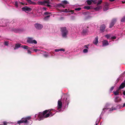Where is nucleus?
<instances>
[{"label":"nucleus","instance_id":"nucleus-1","mask_svg":"<svg viewBox=\"0 0 125 125\" xmlns=\"http://www.w3.org/2000/svg\"><path fill=\"white\" fill-rule=\"evenodd\" d=\"M52 110V109H50L49 110H45L43 111V113L40 112L38 114H36L35 116L36 117L37 116L38 120L39 121L43 119L44 118L51 117L54 115L55 113L53 114L51 112L46 114L45 115V114L47 113L48 111L49 112H51Z\"/></svg>","mask_w":125,"mask_h":125},{"label":"nucleus","instance_id":"nucleus-2","mask_svg":"<svg viewBox=\"0 0 125 125\" xmlns=\"http://www.w3.org/2000/svg\"><path fill=\"white\" fill-rule=\"evenodd\" d=\"M31 118L30 116L23 118L20 120L18 121L15 125H20V124L22 123H24V125H31L32 123Z\"/></svg>","mask_w":125,"mask_h":125},{"label":"nucleus","instance_id":"nucleus-3","mask_svg":"<svg viewBox=\"0 0 125 125\" xmlns=\"http://www.w3.org/2000/svg\"><path fill=\"white\" fill-rule=\"evenodd\" d=\"M116 110V108H113L112 107L111 105L109 104H107L104 108L103 109L101 115H103V113L105 111H106L108 113H110L113 111Z\"/></svg>","mask_w":125,"mask_h":125},{"label":"nucleus","instance_id":"nucleus-4","mask_svg":"<svg viewBox=\"0 0 125 125\" xmlns=\"http://www.w3.org/2000/svg\"><path fill=\"white\" fill-rule=\"evenodd\" d=\"M62 34V37L64 38L67 37L68 32L65 27L61 28Z\"/></svg>","mask_w":125,"mask_h":125},{"label":"nucleus","instance_id":"nucleus-5","mask_svg":"<svg viewBox=\"0 0 125 125\" xmlns=\"http://www.w3.org/2000/svg\"><path fill=\"white\" fill-rule=\"evenodd\" d=\"M21 45L19 43H17L15 44L14 49H17L20 47H22L23 49H30L27 46L24 45L22 47L21 46Z\"/></svg>","mask_w":125,"mask_h":125},{"label":"nucleus","instance_id":"nucleus-6","mask_svg":"<svg viewBox=\"0 0 125 125\" xmlns=\"http://www.w3.org/2000/svg\"><path fill=\"white\" fill-rule=\"evenodd\" d=\"M27 42L30 43H34L36 44L37 43V42L35 40H33L32 38L28 37L27 40Z\"/></svg>","mask_w":125,"mask_h":125},{"label":"nucleus","instance_id":"nucleus-7","mask_svg":"<svg viewBox=\"0 0 125 125\" xmlns=\"http://www.w3.org/2000/svg\"><path fill=\"white\" fill-rule=\"evenodd\" d=\"M22 10L24 11H30L31 10V8L27 6L23 7L22 8Z\"/></svg>","mask_w":125,"mask_h":125},{"label":"nucleus","instance_id":"nucleus-8","mask_svg":"<svg viewBox=\"0 0 125 125\" xmlns=\"http://www.w3.org/2000/svg\"><path fill=\"white\" fill-rule=\"evenodd\" d=\"M62 106V103L60 99H59L58 102L57 108L59 109L61 108Z\"/></svg>","mask_w":125,"mask_h":125},{"label":"nucleus","instance_id":"nucleus-9","mask_svg":"<svg viewBox=\"0 0 125 125\" xmlns=\"http://www.w3.org/2000/svg\"><path fill=\"white\" fill-rule=\"evenodd\" d=\"M35 28L38 29H41L42 28V26L40 24H35Z\"/></svg>","mask_w":125,"mask_h":125},{"label":"nucleus","instance_id":"nucleus-10","mask_svg":"<svg viewBox=\"0 0 125 125\" xmlns=\"http://www.w3.org/2000/svg\"><path fill=\"white\" fill-rule=\"evenodd\" d=\"M116 21L115 19H113L112 20L109 26L110 28H111L113 27L115 22Z\"/></svg>","mask_w":125,"mask_h":125},{"label":"nucleus","instance_id":"nucleus-11","mask_svg":"<svg viewBox=\"0 0 125 125\" xmlns=\"http://www.w3.org/2000/svg\"><path fill=\"white\" fill-rule=\"evenodd\" d=\"M38 3L39 5H44L45 4H49V2L46 1H39Z\"/></svg>","mask_w":125,"mask_h":125},{"label":"nucleus","instance_id":"nucleus-12","mask_svg":"<svg viewBox=\"0 0 125 125\" xmlns=\"http://www.w3.org/2000/svg\"><path fill=\"white\" fill-rule=\"evenodd\" d=\"M121 101V98L118 96L116 97L114 99V101L115 103H118Z\"/></svg>","mask_w":125,"mask_h":125},{"label":"nucleus","instance_id":"nucleus-13","mask_svg":"<svg viewBox=\"0 0 125 125\" xmlns=\"http://www.w3.org/2000/svg\"><path fill=\"white\" fill-rule=\"evenodd\" d=\"M105 28V25L104 24H102L101 25L100 28L101 31L102 32H103L104 31Z\"/></svg>","mask_w":125,"mask_h":125},{"label":"nucleus","instance_id":"nucleus-14","mask_svg":"<svg viewBox=\"0 0 125 125\" xmlns=\"http://www.w3.org/2000/svg\"><path fill=\"white\" fill-rule=\"evenodd\" d=\"M87 2V4L89 5H91L92 2H94V4L96 3V2L95 0H88Z\"/></svg>","mask_w":125,"mask_h":125},{"label":"nucleus","instance_id":"nucleus-15","mask_svg":"<svg viewBox=\"0 0 125 125\" xmlns=\"http://www.w3.org/2000/svg\"><path fill=\"white\" fill-rule=\"evenodd\" d=\"M98 37L97 36H96L93 41L94 44L95 45H97L98 42Z\"/></svg>","mask_w":125,"mask_h":125},{"label":"nucleus","instance_id":"nucleus-16","mask_svg":"<svg viewBox=\"0 0 125 125\" xmlns=\"http://www.w3.org/2000/svg\"><path fill=\"white\" fill-rule=\"evenodd\" d=\"M108 41L106 40H104L103 42V46H105L108 44Z\"/></svg>","mask_w":125,"mask_h":125},{"label":"nucleus","instance_id":"nucleus-17","mask_svg":"<svg viewBox=\"0 0 125 125\" xmlns=\"http://www.w3.org/2000/svg\"><path fill=\"white\" fill-rule=\"evenodd\" d=\"M125 87V83H122L120 85L119 89H122L124 88Z\"/></svg>","mask_w":125,"mask_h":125},{"label":"nucleus","instance_id":"nucleus-18","mask_svg":"<svg viewBox=\"0 0 125 125\" xmlns=\"http://www.w3.org/2000/svg\"><path fill=\"white\" fill-rule=\"evenodd\" d=\"M119 89H118L116 91H114L113 93L115 95H117L119 94Z\"/></svg>","mask_w":125,"mask_h":125},{"label":"nucleus","instance_id":"nucleus-19","mask_svg":"<svg viewBox=\"0 0 125 125\" xmlns=\"http://www.w3.org/2000/svg\"><path fill=\"white\" fill-rule=\"evenodd\" d=\"M125 106V103L123 104V106H121L120 105H119L117 106L116 107H115V108H116V109L117 108H119V109H121V108H122L123 107H124Z\"/></svg>","mask_w":125,"mask_h":125},{"label":"nucleus","instance_id":"nucleus-20","mask_svg":"<svg viewBox=\"0 0 125 125\" xmlns=\"http://www.w3.org/2000/svg\"><path fill=\"white\" fill-rule=\"evenodd\" d=\"M50 16V15H48L47 16L44 17L43 18L44 20L45 21H48L49 19V17Z\"/></svg>","mask_w":125,"mask_h":125},{"label":"nucleus","instance_id":"nucleus-21","mask_svg":"<svg viewBox=\"0 0 125 125\" xmlns=\"http://www.w3.org/2000/svg\"><path fill=\"white\" fill-rule=\"evenodd\" d=\"M105 37L107 39L110 38V40L111 37V34H107L105 35Z\"/></svg>","mask_w":125,"mask_h":125},{"label":"nucleus","instance_id":"nucleus-22","mask_svg":"<svg viewBox=\"0 0 125 125\" xmlns=\"http://www.w3.org/2000/svg\"><path fill=\"white\" fill-rule=\"evenodd\" d=\"M55 51L56 52H58L59 51H62L64 52L65 51V50L63 49H56L55 50Z\"/></svg>","mask_w":125,"mask_h":125},{"label":"nucleus","instance_id":"nucleus-23","mask_svg":"<svg viewBox=\"0 0 125 125\" xmlns=\"http://www.w3.org/2000/svg\"><path fill=\"white\" fill-rule=\"evenodd\" d=\"M102 8V7L101 6H98L95 8V9L97 10L100 9H101Z\"/></svg>","mask_w":125,"mask_h":125},{"label":"nucleus","instance_id":"nucleus-24","mask_svg":"<svg viewBox=\"0 0 125 125\" xmlns=\"http://www.w3.org/2000/svg\"><path fill=\"white\" fill-rule=\"evenodd\" d=\"M69 100L67 98H66L65 99V101L66 104L68 105L69 103Z\"/></svg>","mask_w":125,"mask_h":125},{"label":"nucleus","instance_id":"nucleus-25","mask_svg":"<svg viewBox=\"0 0 125 125\" xmlns=\"http://www.w3.org/2000/svg\"><path fill=\"white\" fill-rule=\"evenodd\" d=\"M84 8L85 9H86L88 10H89L91 8L90 7L88 6H85Z\"/></svg>","mask_w":125,"mask_h":125},{"label":"nucleus","instance_id":"nucleus-26","mask_svg":"<svg viewBox=\"0 0 125 125\" xmlns=\"http://www.w3.org/2000/svg\"><path fill=\"white\" fill-rule=\"evenodd\" d=\"M62 3H63V4H67L68 3V2L66 0H64L62 1Z\"/></svg>","mask_w":125,"mask_h":125},{"label":"nucleus","instance_id":"nucleus-27","mask_svg":"<svg viewBox=\"0 0 125 125\" xmlns=\"http://www.w3.org/2000/svg\"><path fill=\"white\" fill-rule=\"evenodd\" d=\"M121 21L122 22L125 21V16L123 17L121 20Z\"/></svg>","mask_w":125,"mask_h":125},{"label":"nucleus","instance_id":"nucleus-28","mask_svg":"<svg viewBox=\"0 0 125 125\" xmlns=\"http://www.w3.org/2000/svg\"><path fill=\"white\" fill-rule=\"evenodd\" d=\"M102 2V0H99L97 3V5H98L99 4H100Z\"/></svg>","mask_w":125,"mask_h":125},{"label":"nucleus","instance_id":"nucleus-29","mask_svg":"<svg viewBox=\"0 0 125 125\" xmlns=\"http://www.w3.org/2000/svg\"><path fill=\"white\" fill-rule=\"evenodd\" d=\"M15 5L16 7L17 8L18 7V3L17 1H15Z\"/></svg>","mask_w":125,"mask_h":125},{"label":"nucleus","instance_id":"nucleus-30","mask_svg":"<svg viewBox=\"0 0 125 125\" xmlns=\"http://www.w3.org/2000/svg\"><path fill=\"white\" fill-rule=\"evenodd\" d=\"M88 50L87 49H84L83 50V52L84 53H86L87 52Z\"/></svg>","mask_w":125,"mask_h":125},{"label":"nucleus","instance_id":"nucleus-31","mask_svg":"<svg viewBox=\"0 0 125 125\" xmlns=\"http://www.w3.org/2000/svg\"><path fill=\"white\" fill-rule=\"evenodd\" d=\"M108 9V8L107 7H106L104 8L103 10L104 11H106Z\"/></svg>","mask_w":125,"mask_h":125},{"label":"nucleus","instance_id":"nucleus-32","mask_svg":"<svg viewBox=\"0 0 125 125\" xmlns=\"http://www.w3.org/2000/svg\"><path fill=\"white\" fill-rule=\"evenodd\" d=\"M50 14H51V13H49L48 12H46L44 13V14L45 15H48Z\"/></svg>","mask_w":125,"mask_h":125},{"label":"nucleus","instance_id":"nucleus-33","mask_svg":"<svg viewBox=\"0 0 125 125\" xmlns=\"http://www.w3.org/2000/svg\"><path fill=\"white\" fill-rule=\"evenodd\" d=\"M116 37L115 36H114L113 37H111V40H112L113 39H116Z\"/></svg>","mask_w":125,"mask_h":125},{"label":"nucleus","instance_id":"nucleus-34","mask_svg":"<svg viewBox=\"0 0 125 125\" xmlns=\"http://www.w3.org/2000/svg\"><path fill=\"white\" fill-rule=\"evenodd\" d=\"M75 10H81V8H76L75 9Z\"/></svg>","mask_w":125,"mask_h":125},{"label":"nucleus","instance_id":"nucleus-35","mask_svg":"<svg viewBox=\"0 0 125 125\" xmlns=\"http://www.w3.org/2000/svg\"><path fill=\"white\" fill-rule=\"evenodd\" d=\"M4 44L5 45L7 46L8 44V42H5Z\"/></svg>","mask_w":125,"mask_h":125},{"label":"nucleus","instance_id":"nucleus-36","mask_svg":"<svg viewBox=\"0 0 125 125\" xmlns=\"http://www.w3.org/2000/svg\"><path fill=\"white\" fill-rule=\"evenodd\" d=\"M28 51V53L29 54H31V51L29 50H28L27 51Z\"/></svg>","mask_w":125,"mask_h":125},{"label":"nucleus","instance_id":"nucleus-37","mask_svg":"<svg viewBox=\"0 0 125 125\" xmlns=\"http://www.w3.org/2000/svg\"><path fill=\"white\" fill-rule=\"evenodd\" d=\"M114 86H112V87L110 89V91H112L114 88Z\"/></svg>","mask_w":125,"mask_h":125},{"label":"nucleus","instance_id":"nucleus-38","mask_svg":"<svg viewBox=\"0 0 125 125\" xmlns=\"http://www.w3.org/2000/svg\"><path fill=\"white\" fill-rule=\"evenodd\" d=\"M60 6H62L63 8H65V7L64 6V5H63V4H60Z\"/></svg>","mask_w":125,"mask_h":125},{"label":"nucleus","instance_id":"nucleus-39","mask_svg":"<svg viewBox=\"0 0 125 125\" xmlns=\"http://www.w3.org/2000/svg\"><path fill=\"white\" fill-rule=\"evenodd\" d=\"M4 125H7V123L6 122H3Z\"/></svg>","mask_w":125,"mask_h":125},{"label":"nucleus","instance_id":"nucleus-40","mask_svg":"<svg viewBox=\"0 0 125 125\" xmlns=\"http://www.w3.org/2000/svg\"><path fill=\"white\" fill-rule=\"evenodd\" d=\"M29 2L31 3H33V2L31 1V0H29Z\"/></svg>","mask_w":125,"mask_h":125},{"label":"nucleus","instance_id":"nucleus-41","mask_svg":"<svg viewBox=\"0 0 125 125\" xmlns=\"http://www.w3.org/2000/svg\"><path fill=\"white\" fill-rule=\"evenodd\" d=\"M33 50L35 52H37L38 51V50L37 49H34Z\"/></svg>","mask_w":125,"mask_h":125},{"label":"nucleus","instance_id":"nucleus-42","mask_svg":"<svg viewBox=\"0 0 125 125\" xmlns=\"http://www.w3.org/2000/svg\"><path fill=\"white\" fill-rule=\"evenodd\" d=\"M19 3H20L21 5H23L24 4V3L21 2H19Z\"/></svg>","mask_w":125,"mask_h":125},{"label":"nucleus","instance_id":"nucleus-43","mask_svg":"<svg viewBox=\"0 0 125 125\" xmlns=\"http://www.w3.org/2000/svg\"><path fill=\"white\" fill-rule=\"evenodd\" d=\"M64 12H69V11H68L66 9L65 10V11H64Z\"/></svg>","mask_w":125,"mask_h":125},{"label":"nucleus","instance_id":"nucleus-44","mask_svg":"<svg viewBox=\"0 0 125 125\" xmlns=\"http://www.w3.org/2000/svg\"><path fill=\"white\" fill-rule=\"evenodd\" d=\"M123 94L125 95V91H124L123 92Z\"/></svg>","mask_w":125,"mask_h":125},{"label":"nucleus","instance_id":"nucleus-45","mask_svg":"<svg viewBox=\"0 0 125 125\" xmlns=\"http://www.w3.org/2000/svg\"><path fill=\"white\" fill-rule=\"evenodd\" d=\"M43 9L44 10H46V9L44 7L43 8Z\"/></svg>","mask_w":125,"mask_h":125},{"label":"nucleus","instance_id":"nucleus-46","mask_svg":"<svg viewBox=\"0 0 125 125\" xmlns=\"http://www.w3.org/2000/svg\"><path fill=\"white\" fill-rule=\"evenodd\" d=\"M8 125H12V124L11 123H8Z\"/></svg>","mask_w":125,"mask_h":125},{"label":"nucleus","instance_id":"nucleus-47","mask_svg":"<svg viewBox=\"0 0 125 125\" xmlns=\"http://www.w3.org/2000/svg\"><path fill=\"white\" fill-rule=\"evenodd\" d=\"M106 5L107 6L108 5H109V4L108 3H107L106 4V5Z\"/></svg>","mask_w":125,"mask_h":125},{"label":"nucleus","instance_id":"nucleus-48","mask_svg":"<svg viewBox=\"0 0 125 125\" xmlns=\"http://www.w3.org/2000/svg\"><path fill=\"white\" fill-rule=\"evenodd\" d=\"M115 0H110V1H114Z\"/></svg>","mask_w":125,"mask_h":125},{"label":"nucleus","instance_id":"nucleus-49","mask_svg":"<svg viewBox=\"0 0 125 125\" xmlns=\"http://www.w3.org/2000/svg\"><path fill=\"white\" fill-rule=\"evenodd\" d=\"M122 2L123 3H124L125 2V1H122Z\"/></svg>","mask_w":125,"mask_h":125},{"label":"nucleus","instance_id":"nucleus-50","mask_svg":"<svg viewBox=\"0 0 125 125\" xmlns=\"http://www.w3.org/2000/svg\"><path fill=\"white\" fill-rule=\"evenodd\" d=\"M85 47L86 48H88V47L86 45H85Z\"/></svg>","mask_w":125,"mask_h":125},{"label":"nucleus","instance_id":"nucleus-51","mask_svg":"<svg viewBox=\"0 0 125 125\" xmlns=\"http://www.w3.org/2000/svg\"><path fill=\"white\" fill-rule=\"evenodd\" d=\"M125 74V71L123 73V74Z\"/></svg>","mask_w":125,"mask_h":125},{"label":"nucleus","instance_id":"nucleus-52","mask_svg":"<svg viewBox=\"0 0 125 125\" xmlns=\"http://www.w3.org/2000/svg\"><path fill=\"white\" fill-rule=\"evenodd\" d=\"M119 80V79L118 78L117 80V81H118Z\"/></svg>","mask_w":125,"mask_h":125},{"label":"nucleus","instance_id":"nucleus-53","mask_svg":"<svg viewBox=\"0 0 125 125\" xmlns=\"http://www.w3.org/2000/svg\"><path fill=\"white\" fill-rule=\"evenodd\" d=\"M95 125H97V123H96Z\"/></svg>","mask_w":125,"mask_h":125},{"label":"nucleus","instance_id":"nucleus-54","mask_svg":"<svg viewBox=\"0 0 125 125\" xmlns=\"http://www.w3.org/2000/svg\"><path fill=\"white\" fill-rule=\"evenodd\" d=\"M124 82H125V81H124Z\"/></svg>","mask_w":125,"mask_h":125}]
</instances>
